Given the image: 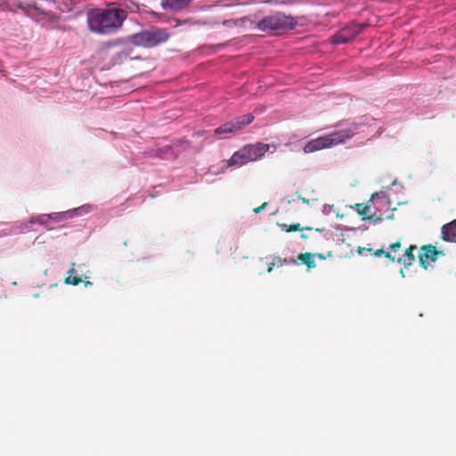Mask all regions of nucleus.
Here are the masks:
<instances>
[{"label":"nucleus","mask_w":456,"mask_h":456,"mask_svg":"<svg viewBox=\"0 0 456 456\" xmlns=\"http://www.w3.org/2000/svg\"><path fill=\"white\" fill-rule=\"evenodd\" d=\"M126 18V12L119 8L106 9L92 12L88 17L89 28L99 34L117 31Z\"/></svg>","instance_id":"f257e3e1"},{"label":"nucleus","mask_w":456,"mask_h":456,"mask_svg":"<svg viewBox=\"0 0 456 456\" xmlns=\"http://www.w3.org/2000/svg\"><path fill=\"white\" fill-rule=\"evenodd\" d=\"M354 134V131L351 128L337 130L329 134L309 141L304 146L303 150L305 153H312L320 150L331 148L345 142L346 140L352 138Z\"/></svg>","instance_id":"f03ea898"},{"label":"nucleus","mask_w":456,"mask_h":456,"mask_svg":"<svg viewBox=\"0 0 456 456\" xmlns=\"http://www.w3.org/2000/svg\"><path fill=\"white\" fill-rule=\"evenodd\" d=\"M169 33L166 28L151 27L149 29L133 34L127 37V41L136 46L151 48L167 42Z\"/></svg>","instance_id":"7ed1b4c3"},{"label":"nucleus","mask_w":456,"mask_h":456,"mask_svg":"<svg viewBox=\"0 0 456 456\" xmlns=\"http://www.w3.org/2000/svg\"><path fill=\"white\" fill-rule=\"evenodd\" d=\"M269 150V145L263 142L248 144L234 152L228 160V167H242L262 158Z\"/></svg>","instance_id":"20e7f679"},{"label":"nucleus","mask_w":456,"mask_h":456,"mask_svg":"<svg viewBox=\"0 0 456 456\" xmlns=\"http://www.w3.org/2000/svg\"><path fill=\"white\" fill-rule=\"evenodd\" d=\"M296 24L297 22L293 17L277 12L259 20L257 28L263 31H279L292 29Z\"/></svg>","instance_id":"39448f33"},{"label":"nucleus","mask_w":456,"mask_h":456,"mask_svg":"<svg viewBox=\"0 0 456 456\" xmlns=\"http://www.w3.org/2000/svg\"><path fill=\"white\" fill-rule=\"evenodd\" d=\"M254 119V117L251 114H247L241 117H239L230 122L223 124L222 126L216 128L215 133L216 134H226L229 133L235 132L237 130H240L245 126L249 125Z\"/></svg>","instance_id":"423d86ee"},{"label":"nucleus","mask_w":456,"mask_h":456,"mask_svg":"<svg viewBox=\"0 0 456 456\" xmlns=\"http://www.w3.org/2000/svg\"><path fill=\"white\" fill-rule=\"evenodd\" d=\"M441 255H444L443 251L437 250L432 244L423 245L419 248V264L424 269H428V265L436 262Z\"/></svg>","instance_id":"0eeeda50"},{"label":"nucleus","mask_w":456,"mask_h":456,"mask_svg":"<svg viewBox=\"0 0 456 456\" xmlns=\"http://www.w3.org/2000/svg\"><path fill=\"white\" fill-rule=\"evenodd\" d=\"M442 239L449 242H456V219L442 227Z\"/></svg>","instance_id":"6e6552de"},{"label":"nucleus","mask_w":456,"mask_h":456,"mask_svg":"<svg viewBox=\"0 0 456 456\" xmlns=\"http://www.w3.org/2000/svg\"><path fill=\"white\" fill-rule=\"evenodd\" d=\"M191 0H162L161 4L165 10L179 11L186 7Z\"/></svg>","instance_id":"1a4fd4ad"},{"label":"nucleus","mask_w":456,"mask_h":456,"mask_svg":"<svg viewBox=\"0 0 456 456\" xmlns=\"http://www.w3.org/2000/svg\"><path fill=\"white\" fill-rule=\"evenodd\" d=\"M417 249L415 245H411L403 254V256L397 258V262L403 264L404 266H409L415 259L414 251Z\"/></svg>","instance_id":"9d476101"},{"label":"nucleus","mask_w":456,"mask_h":456,"mask_svg":"<svg viewBox=\"0 0 456 456\" xmlns=\"http://www.w3.org/2000/svg\"><path fill=\"white\" fill-rule=\"evenodd\" d=\"M365 24L352 23L345 27L343 29L346 30L349 41L358 36L365 28Z\"/></svg>","instance_id":"9b49d317"},{"label":"nucleus","mask_w":456,"mask_h":456,"mask_svg":"<svg viewBox=\"0 0 456 456\" xmlns=\"http://www.w3.org/2000/svg\"><path fill=\"white\" fill-rule=\"evenodd\" d=\"M75 265H76V264L72 263L70 269L67 272L69 276L65 278V281H64L65 284H71V285L77 286L82 282V279L76 275L77 271L75 269Z\"/></svg>","instance_id":"f8f14e48"},{"label":"nucleus","mask_w":456,"mask_h":456,"mask_svg":"<svg viewBox=\"0 0 456 456\" xmlns=\"http://www.w3.org/2000/svg\"><path fill=\"white\" fill-rule=\"evenodd\" d=\"M281 229L286 232H297V231H311L312 227L305 226L301 227L299 223H294L292 224H279Z\"/></svg>","instance_id":"ddd939ff"},{"label":"nucleus","mask_w":456,"mask_h":456,"mask_svg":"<svg viewBox=\"0 0 456 456\" xmlns=\"http://www.w3.org/2000/svg\"><path fill=\"white\" fill-rule=\"evenodd\" d=\"M298 258L308 268H314L316 263L314 261V255L312 253L300 254Z\"/></svg>","instance_id":"4468645a"},{"label":"nucleus","mask_w":456,"mask_h":456,"mask_svg":"<svg viewBox=\"0 0 456 456\" xmlns=\"http://www.w3.org/2000/svg\"><path fill=\"white\" fill-rule=\"evenodd\" d=\"M349 41L346 34V30L341 29L332 37V42L334 44H345Z\"/></svg>","instance_id":"2eb2a0df"},{"label":"nucleus","mask_w":456,"mask_h":456,"mask_svg":"<svg viewBox=\"0 0 456 456\" xmlns=\"http://www.w3.org/2000/svg\"><path fill=\"white\" fill-rule=\"evenodd\" d=\"M354 209L359 215L363 216V219H365L366 216L369 214L370 206L363 203H357L354 205Z\"/></svg>","instance_id":"dca6fc26"},{"label":"nucleus","mask_w":456,"mask_h":456,"mask_svg":"<svg viewBox=\"0 0 456 456\" xmlns=\"http://www.w3.org/2000/svg\"><path fill=\"white\" fill-rule=\"evenodd\" d=\"M273 262L275 266L281 267L282 265H286L288 263H290V262L295 264L296 260H294V259L288 260L287 258H281L280 256H274L273 258Z\"/></svg>","instance_id":"f3484780"},{"label":"nucleus","mask_w":456,"mask_h":456,"mask_svg":"<svg viewBox=\"0 0 456 456\" xmlns=\"http://www.w3.org/2000/svg\"><path fill=\"white\" fill-rule=\"evenodd\" d=\"M382 255H384L387 258L390 259L391 261H395V256H393L390 252H387V251H385L383 249H378L375 252V256H382Z\"/></svg>","instance_id":"a211bd4d"},{"label":"nucleus","mask_w":456,"mask_h":456,"mask_svg":"<svg viewBox=\"0 0 456 456\" xmlns=\"http://www.w3.org/2000/svg\"><path fill=\"white\" fill-rule=\"evenodd\" d=\"M389 248H391L392 251L395 252L397 249H399L401 248V242L396 241L395 243H391L389 245Z\"/></svg>","instance_id":"6ab92c4d"},{"label":"nucleus","mask_w":456,"mask_h":456,"mask_svg":"<svg viewBox=\"0 0 456 456\" xmlns=\"http://www.w3.org/2000/svg\"><path fill=\"white\" fill-rule=\"evenodd\" d=\"M267 206V202H265L263 203L261 206L254 208V212L255 213H259L260 211H262L265 207Z\"/></svg>","instance_id":"aec40b11"},{"label":"nucleus","mask_w":456,"mask_h":456,"mask_svg":"<svg viewBox=\"0 0 456 456\" xmlns=\"http://www.w3.org/2000/svg\"><path fill=\"white\" fill-rule=\"evenodd\" d=\"M274 266H275V265H274L273 262L272 261L271 263H269V264H268V266H267L266 271H267L268 273H271V272L273 271V267H274Z\"/></svg>","instance_id":"412c9836"},{"label":"nucleus","mask_w":456,"mask_h":456,"mask_svg":"<svg viewBox=\"0 0 456 456\" xmlns=\"http://www.w3.org/2000/svg\"><path fill=\"white\" fill-rule=\"evenodd\" d=\"M46 216H40L37 217V222L43 224L45 222Z\"/></svg>","instance_id":"4be33fe9"},{"label":"nucleus","mask_w":456,"mask_h":456,"mask_svg":"<svg viewBox=\"0 0 456 456\" xmlns=\"http://www.w3.org/2000/svg\"><path fill=\"white\" fill-rule=\"evenodd\" d=\"M129 53L127 52H121L118 53L119 58L121 59L123 56L126 58L128 56Z\"/></svg>","instance_id":"5701e85b"},{"label":"nucleus","mask_w":456,"mask_h":456,"mask_svg":"<svg viewBox=\"0 0 456 456\" xmlns=\"http://www.w3.org/2000/svg\"><path fill=\"white\" fill-rule=\"evenodd\" d=\"M301 238H302V239H307V238H308V236H307L306 234H305V233H302V234H301Z\"/></svg>","instance_id":"b1692460"},{"label":"nucleus","mask_w":456,"mask_h":456,"mask_svg":"<svg viewBox=\"0 0 456 456\" xmlns=\"http://www.w3.org/2000/svg\"><path fill=\"white\" fill-rule=\"evenodd\" d=\"M89 285H92V282H90V281H85V286H86H86H89Z\"/></svg>","instance_id":"393cba45"},{"label":"nucleus","mask_w":456,"mask_h":456,"mask_svg":"<svg viewBox=\"0 0 456 456\" xmlns=\"http://www.w3.org/2000/svg\"><path fill=\"white\" fill-rule=\"evenodd\" d=\"M400 273H401V274L404 277V273H403V269H401V272H400Z\"/></svg>","instance_id":"a878e982"},{"label":"nucleus","mask_w":456,"mask_h":456,"mask_svg":"<svg viewBox=\"0 0 456 456\" xmlns=\"http://www.w3.org/2000/svg\"><path fill=\"white\" fill-rule=\"evenodd\" d=\"M303 202H308V200H305V199H302Z\"/></svg>","instance_id":"bb28decb"},{"label":"nucleus","mask_w":456,"mask_h":456,"mask_svg":"<svg viewBox=\"0 0 456 456\" xmlns=\"http://www.w3.org/2000/svg\"><path fill=\"white\" fill-rule=\"evenodd\" d=\"M35 221L33 218H31L30 223L33 224Z\"/></svg>","instance_id":"cd10ccee"}]
</instances>
